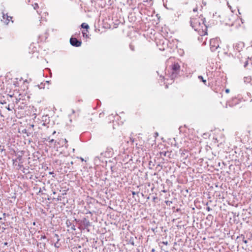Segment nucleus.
I'll use <instances>...</instances> for the list:
<instances>
[{
	"mask_svg": "<svg viewBox=\"0 0 252 252\" xmlns=\"http://www.w3.org/2000/svg\"><path fill=\"white\" fill-rule=\"evenodd\" d=\"M190 25L192 28L196 31L203 30L204 27H205V29L206 28L204 24V19L199 17L191 19Z\"/></svg>",
	"mask_w": 252,
	"mask_h": 252,
	"instance_id": "nucleus-1",
	"label": "nucleus"
},
{
	"mask_svg": "<svg viewBox=\"0 0 252 252\" xmlns=\"http://www.w3.org/2000/svg\"><path fill=\"white\" fill-rule=\"evenodd\" d=\"M220 40L218 38H212L210 40V49L215 52L220 47Z\"/></svg>",
	"mask_w": 252,
	"mask_h": 252,
	"instance_id": "nucleus-2",
	"label": "nucleus"
},
{
	"mask_svg": "<svg viewBox=\"0 0 252 252\" xmlns=\"http://www.w3.org/2000/svg\"><path fill=\"white\" fill-rule=\"evenodd\" d=\"M171 70L172 74L171 75V78L172 79H173L180 72V65L178 63H174L171 66Z\"/></svg>",
	"mask_w": 252,
	"mask_h": 252,
	"instance_id": "nucleus-3",
	"label": "nucleus"
},
{
	"mask_svg": "<svg viewBox=\"0 0 252 252\" xmlns=\"http://www.w3.org/2000/svg\"><path fill=\"white\" fill-rule=\"evenodd\" d=\"M70 43L71 45L75 47H80L81 45V41L77 40L76 38L71 37L70 39Z\"/></svg>",
	"mask_w": 252,
	"mask_h": 252,
	"instance_id": "nucleus-4",
	"label": "nucleus"
},
{
	"mask_svg": "<svg viewBox=\"0 0 252 252\" xmlns=\"http://www.w3.org/2000/svg\"><path fill=\"white\" fill-rule=\"evenodd\" d=\"M244 81L246 84H249L251 85H252V78L251 76H249L245 77L244 78Z\"/></svg>",
	"mask_w": 252,
	"mask_h": 252,
	"instance_id": "nucleus-5",
	"label": "nucleus"
},
{
	"mask_svg": "<svg viewBox=\"0 0 252 252\" xmlns=\"http://www.w3.org/2000/svg\"><path fill=\"white\" fill-rule=\"evenodd\" d=\"M248 58H247V57H245L244 58V60H240V61L241 63H244V66L245 67H246L248 64Z\"/></svg>",
	"mask_w": 252,
	"mask_h": 252,
	"instance_id": "nucleus-6",
	"label": "nucleus"
},
{
	"mask_svg": "<svg viewBox=\"0 0 252 252\" xmlns=\"http://www.w3.org/2000/svg\"><path fill=\"white\" fill-rule=\"evenodd\" d=\"M12 18V17H11V16H8V15H7L6 16V19H5V20H4L3 23H4L5 24H6V25H8V23H9V21H10V20H11Z\"/></svg>",
	"mask_w": 252,
	"mask_h": 252,
	"instance_id": "nucleus-7",
	"label": "nucleus"
},
{
	"mask_svg": "<svg viewBox=\"0 0 252 252\" xmlns=\"http://www.w3.org/2000/svg\"><path fill=\"white\" fill-rule=\"evenodd\" d=\"M81 27L82 28L86 29H88L89 28V25L87 24H86L85 23L82 24Z\"/></svg>",
	"mask_w": 252,
	"mask_h": 252,
	"instance_id": "nucleus-8",
	"label": "nucleus"
},
{
	"mask_svg": "<svg viewBox=\"0 0 252 252\" xmlns=\"http://www.w3.org/2000/svg\"><path fill=\"white\" fill-rule=\"evenodd\" d=\"M62 143H63V142H64L65 143L64 144V146H65V148H67V147H68V145L67 144V140L66 139H63L62 140Z\"/></svg>",
	"mask_w": 252,
	"mask_h": 252,
	"instance_id": "nucleus-9",
	"label": "nucleus"
},
{
	"mask_svg": "<svg viewBox=\"0 0 252 252\" xmlns=\"http://www.w3.org/2000/svg\"><path fill=\"white\" fill-rule=\"evenodd\" d=\"M198 78L199 79L201 80L204 83V84L206 85V80L204 79L202 76H198Z\"/></svg>",
	"mask_w": 252,
	"mask_h": 252,
	"instance_id": "nucleus-10",
	"label": "nucleus"
},
{
	"mask_svg": "<svg viewBox=\"0 0 252 252\" xmlns=\"http://www.w3.org/2000/svg\"><path fill=\"white\" fill-rule=\"evenodd\" d=\"M84 224L86 226H89L90 225L89 221L87 220L86 219L84 221Z\"/></svg>",
	"mask_w": 252,
	"mask_h": 252,
	"instance_id": "nucleus-11",
	"label": "nucleus"
},
{
	"mask_svg": "<svg viewBox=\"0 0 252 252\" xmlns=\"http://www.w3.org/2000/svg\"><path fill=\"white\" fill-rule=\"evenodd\" d=\"M7 15V14H4L3 13L2 15V19H1V21L4 22V20H5L6 16Z\"/></svg>",
	"mask_w": 252,
	"mask_h": 252,
	"instance_id": "nucleus-12",
	"label": "nucleus"
},
{
	"mask_svg": "<svg viewBox=\"0 0 252 252\" xmlns=\"http://www.w3.org/2000/svg\"><path fill=\"white\" fill-rule=\"evenodd\" d=\"M165 203L167 205H169L170 206L171 204H172V201H169V200H167V201H165Z\"/></svg>",
	"mask_w": 252,
	"mask_h": 252,
	"instance_id": "nucleus-13",
	"label": "nucleus"
},
{
	"mask_svg": "<svg viewBox=\"0 0 252 252\" xmlns=\"http://www.w3.org/2000/svg\"><path fill=\"white\" fill-rule=\"evenodd\" d=\"M241 237H243V242L245 243V244H247L248 243V241L247 240L245 239L244 236L243 235H241Z\"/></svg>",
	"mask_w": 252,
	"mask_h": 252,
	"instance_id": "nucleus-14",
	"label": "nucleus"
},
{
	"mask_svg": "<svg viewBox=\"0 0 252 252\" xmlns=\"http://www.w3.org/2000/svg\"><path fill=\"white\" fill-rule=\"evenodd\" d=\"M37 7H38V4L36 3H35L33 5V8L34 9H36Z\"/></svg>",
	"mask_w": 252,
	"mask_h": 252,
	"instance_id": "nucleus-15",
	"label": "nucleus"
},
{
	"mask_svg": "<svg viewBox=\"0 0 252 252\" xmlns=\"http://www.w3.org/2000/svg\"><path fill=\"white\" fill-rule=\"evenodd\" d=\"M59 241V239H58V242ZM55 247H56V248H59V246L58 245V242H57L54 245Z\"/></svg>",
	"mask_w": 252,
	"mask_h": 252,
	"instance_id": "nucleus-16",
	"label": "nucleus"
},
{
	"mask_svg": "<svg viewBox=\"0 0 252 252\" xmlns=\"http://www.w3.org/2000/svg\"><path fill=\"white\" fill-rule=\"evenodd\" d=\"M46 239V237L45 235L42 236L41 237V239Z\"/></svg>",
	"mask_w": 252,
	"mask_h": 252,
	"instance_id": "nucleus-17",
	"label": "nucleus"
},
{
	"mask_svg": "<svg viewBox=\"0 0 252 252\" xmlns=\"http://www.w3.org/2000/svg\"><path fill=\"white\" fill-rule=\"evenodd\" d=\"M54 142V140L53 139H50V140H49V142H50V143H52V142Z\"/></svg>",
	"mask_w": 252,
	"mask_h": 252,
	"instance_id": "nucleus-18",
	"label": "nucleus"
},
{
	"mask_svg": "<svg viewBox=\"0 0 252 252\" xmlns=\"http://www.w3.org/2000/svg\"><path fill=\"white\" fill-rule=\"evenodd\" d=\"M225 92H226V93H228L229 92V89H226V90H225Z\"/></svg>",
	"mask_w": 252,
	"mask_h": 252,
	"instance_id": "nucleus-19",
	"label": "nucleus"
},
{
	"mask_svg": "<svg viewBox=\"0 0 252 252\" xmlns=\"http://www.w3.org/2000/svg\"><path fill=\"white\" fill-rule=\"evenodd\" d=\"M207 211H210L211 210V209L208 207L207 208Z\"/></svg>",
	"mask_w": 252,
	"mask_h": 252,
	"instance_id": "nucleus-20",
	"label": "nucleus"
},
{
	"mask_svg": "<svg viewBox=\"0 0 252 252\" xmlns=\"http://www.w3.org/2000/svg\"><path fill=\"white\" fill-rule=\"evenodd\" d=\"M82 33H83L84 36H85V35H86V36H87V35H86V33H85V32H82Z\"/></svg>",
	"mask_w": 252,
	"mask_h": 252,
	"instance_id": "nucleus-21",
	"label": "nucleus"
},
{
	"mask_svg": "<svg viewBox=\"0 0 252 252\" xmlns=\"http://www.w3.org/2000/svg\"><path fill=\"white\" fill-rule=\"evenodd\" d=\"M82 33H83L84 36H85V35H86V36H87V35H86V33H85V32H82Z\"/></svg>",
	"mask_w": 252,
	"mask_h": 252,
	"instance_id": "nucleus-22",
	"label": "nucleus"
},
{
	"mask_svg": "<svg viewBox=\"0 0 252 252\" xmlns=\"http://www.w3.org/2000/svg\"><path fill=\"white\" fill-rule=\"evenodd\" d=\"M82 33H83L84 36H85V35H86V36H87V35H86V33H85V32H82Z\"/></svg>",
	"mask_w": 252,
	"mask_h": 252,
	"instance_id": "nucleus-23",
	"label": "nucleus"
},
{
	"mask_svg": "<svg viewBox=\"0 0 252 252\" xmlns=\"http://www.w3.org/2000/svg\"><path fill=\"white\" fill-rule=\"evenodd\" d=\"M241 55V53H239V55L237 56L238 58H239V59L240 58V56Z\"/></svg>",
	"mask_w": 252,
	"mask_h": 252,
	"instance_id": "nucleus-24",
	"label": "nucleus"
},
{
	"mask_svg": "<svg viewBox=\"0 0 252 252\" xmlns=\"http://www.w3.org/2000/svg\"><path fill=\"white\" fill-rule=\"evenodd\" d=\"M163 244H165V245H167V244H168V242H163Z\"/></svg>",
	"mask_w": 252,
	"mask_h": 252,
	"instance_id": "nucleus-25",
	"label": "nucleus"
},
{
	"mask_svg": "<svg viewBox=\"0 0 252 252\" xmlns=\"http://www.w3.org/2000/svg\"><path fill=\"white\" fill-rule=\"evenodd\" d=\"M130 48H131V49L132 50H134V49H133V47H132V46H131V45H130Z\"/></svg>",
	"mask_w": 252,
	"mask_h": 252,
	"instance_id": "nucleus-26",
	"label": "nucleus"
},
{
	"mask_svg": "<svg viewBox=\"0 0 252 252\" xmlns=\"http://www.w3.org/2000/svg\"><path fill=\"white\" fill-rule=\"evenodd\" d=\"M155 135L156 136H158V132L155 133Z\"/></svg>",
	"mask_w": 252,
	"mask_h": 252,
	"instance_id": "nucleus-27",
	"label": "nucleus"
},
{
	"mask_svg": "<svg viewBox=\"0 0 252 252\" xmlns=\"http://www.w3.org/2000/svg\"><path fill=\"white\" fill-rule=\"evenodd\" d=\"M74 112H75L74 110H72V114H74Z\"/></svg>",
	"mask_w": 252,
	"mask_h": 252,
	"instance_id": "nucleus-28",
	"label": "nucleus"
},
{
	"mask_svg": "<svg viewBox=\"0 0 252 252\" xmlns=\"http://www.w3.org/2000/svg\"><path fill=\"white\" fill-rule=\"evenodd\" d=\"M56 133V131H54L53 132V135L55 134Z\"/></svg>",
	"mask_w": 252,
	"mask_h": 252,
	"instance_id": "nucleus-29",
	"label": "nucleus"
},
{
	"mask_svg": "<svg viewBox=\"0 0 252 252\" xmlns=\"http://www.w3.org/2000/svg\"><path fill=\"white\" fill-rule=\"evenodd\" d=\"M7 109H8V110H9V111H10V110H11V109L9 108V107H7Z\"/></svg>",
	"mask_w": 252,
	"mask_h": 252,
	"instance_id": "nucleus-30",
	"label": "nucleus"
},
{
	"mask_svg": "<svg viewBox=\"0 0 252 252\" xmlns=\"http://www.w3.org/2000/svg\"><path fill=\"white\" fill-rule=\"evenodd\" d=\"M132 194L134 195V194H135V192H132Z\"/></svg>",
	"mask_w": 252,
	"mask_h": 252,
	"instance_id": "nucleus-31",
	"label": "nucleus"
},
{
	"mask_svg": "<svg viewBox=\"0 0 252 252\" xmlns=\"http://www.w3.org/2000/svg\"><path fill=\"white\" fill-rule=\"evenodd\" d=\"M55 236L57 237H58V235L57 234H56Z\"/></svg>",
	"mask_w": 252,
	"mask_h": 252,
	"instance_id": "nucleus-32",
	"label": "nucleus"
},
{
	"mask_svg": "<svg viewBox=\"0 0 252 252\" xmlns=\"http://www.w3.org/2000/svg\"><path fill=\"white\" fill-rule=\"evenodd\" d=\"M81 159L82 161H83V160H84V159H83V158H81Z\"/></svg>",
	"mask_w": 252,
	"mask_h": 252,
	"instance_id": "nucleus-33",
	"label": "nucleus"
},
{
	"mask_svg": "<svg viewBox=\"0 0 252 252\" xmlns=\"http://www.w3.org/2000/svg\"><path fill=\"white\" fill-rule=\"evenodd\" d=\"M3 216H5V213H4V214H3Z\"/></svg>",
	"mask_w": 252,
	"mask_h": 252,
	"instance_id": "nucleus-34",
	"label": "nucleus"
}]
</instances>
